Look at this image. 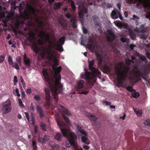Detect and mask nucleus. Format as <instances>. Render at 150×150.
I'll return each instance as SVG.
<instances>
[{
	"instance_id": "f257e3e1",
	"label": "nucleus",
	"mask_w": 150,
	"mask_h": 150,
	"mask_svg": "<svg viewBox=\"0 0 150 150\" xmlns=\"http://www.w3.org/2000/svg\"><path fill=\"white\" fill-rule=\"evenodd\" d=\"M52 68L55 74L54 78H50L47 70L43 69L42 70V73L47 85V88H45L44 90L46 95V98L47 100V103L49 105L50 100V91L52 92V96L55 100V103L58 102V93H60L62 90V86L61 83V76L59 74L62 69L61 66H60L55 68L54 66Z\"/></svg>"
},
{
	"instance_id": "f03ea898",
	"label": "nucleus",
	"mask_w": 150,
	"mask_h": 150,
	"mask_svg": "<svg viewBox=\"0 0 150 150\" xmlns=\"http://www.w3.org/2000/svg\"><path fill=\"white\" fill-rule=\"evenodd\" d=\"M50 35L48 33L45 34L44 31H41L39 33V37L41 39H44L49 44L47 47L44 49L41 53V55L43 59L46 58L50 60H53L54 56V51L52 50L54 47L53 42L50 39Z\"/></svg>"
},
{
	"instance_id": "7ed1b4c3",
	"label": "nucleus",
	"mask_w": 150,
	"mask_h": 150,
	"mask_svg": "<svg viewBox=\"0 0 150 150\" xmlns=\"http://www.w3.org/2000/svg\"><path fill=\"white\" fill-rule=\"evenodd\" d=\"M123 65V62H120L118 64V66H115V67L116 74L118 83L121 84L123 83L124 81L126 80L127 78L129 80L130 83H132L134 84L138 82V81H134V76L131 72H129L128 73L125 71L122 72L121 69Z\"/></svg>"
},
{
	"instance_id": "20e7f679",
	"label": "nucleus",
	"mask_w": 150,
	"mask_h": 150,
	"mask_svg": "<svg viewBox=\"0 0 150 150\" xmlns=\"http://www.w3.org/2000/svg\"><path fill=\"white\" fill-rule=\"evenodd\" d=\"M88 67L89 70L91 71L92 74L90 72L88 71L86 69H85V74L81 76V78L86 80H89L92 79L93 77H95L100 75L101 73L98 69L94 67L95 64V60L92 59L91 61H88Z\"/></svg>"
},
{
	"instance_id": "39448f33",
	"label": "nucleus",
	"mask_w": 150,
	"mask_h": 150,
	"mask_svg": "<svg viewBox=\"0 0 150 150\" xmlns=\"http://www.w3.org/2000/svg\"><path fill=\"white\" fill-rule=\"evenodd\" d=\"M97 60L98 62V64L99 66H101L105 72H110L111 70L109 67L106 64L103 65V60L102 55L99 53L96 54Z\"/></svg>"
},
{
	"instance_id": "423d86ee",
	"label": "nucleus",
	"mask_w": 150,
	"mask_h": 150,
	"mask_svg": "<svg viewBox=\"0 0 150 150\" xmlns=\"http://www.w3.org/2000/svg\"><path fill=\"white\" fill-rule=\"evenodd\" d=\"M58 107V108L60 110L61 112H62V117L67 124H69L70 123V121L69 118L66 116V115L68 116L70 115H71V113L68 109L61 105H59Z\"/></svg>"
},
{
	"instance_id": "0eeeda50",
	"label": "nucleus",
	"mask_w": 150,
	"mask_h": 150,
	"mask_svg": "<svg viewBox=\"0 0 150 150\" xmlns=\"http://www.w3.org/2000/svg\"><path fill=\"white\" fill-rule=\"evenodd\" d=\"M108 33L106 34V37L107 41L109 43V44L112 47V49L115 52H117L118 51L117 48L115 47L112 45V43L115 40V35L114 33L112 31H108Z\"/></svg>"
},
{
	"instance_id": "6e6552de",
	"label": "nucleus",
	"mask_w": 150,
	"mask_h": 150,
	"mask_svg": "<svg viewBox=\"0 0 150 150\" xmlns=\"http://www.w3.org/2000/svg\"><path fill=\"white\" fill-rule=\"evenodd\" d=\"M11 110V102L9 99L3 103L2 110L4 114H6L10 112Z\"/></svg>"
},
{
	"instance_id": "1a4fd4ad",
	"label": "nucleus",
	"mask_w": 150,
	"mask_h": 150,
	"mask_svg": "<svg viewBox=\"0 0 150 150\" xmlns=\"http://www.w3.org/2000/svg\"><path fill=\"white\" fill-rule=\"evenodd\" d=\"M77 138V137L75 134L73 132L70 133L68 137V140L69 144H66L67 147H70L71 145L74 146V147L76 146L75 144V141Z\"/></svg>"
},
{
	"instance_id": "9d476101",
	"label": "nucleus",
	"mask_w": 150,
	"mask_h": 150,
	"mask_svg": "<svg viewBox=\"0 0 150 150\" xmlns=\"http://www.w3.org/2000/svg\"><path fill=\"white\" fill-rule=\"evenodd\" d=\"M57 122L58 126L60 128L61 131L63 136L66 137H68V131L66 128H64L62 127L64 125V123L62 121L59 120H57Z\"/></svg>"
},
{
	"instance_id": "9b49d317",
	"label": "nucleus",
	"mask_w": 150,
	"mask_h": 150,
	"mask_svg": "<svg viewBox=\"0 0 150 150\" xmlns=\"http://www.w3.org/2000/svg\"><path fill=\"white\" fill-rule=\"evenodd\" d=\"M65 38L63 36L60 38L57 42V44L54 45L53 44L52 45H54V47H56L57 49L59 51H62L63 49L62 45L64 44Z\"/></svg>"
},
{
	"instance_id": "f8f14e48",
	"label": "nucleus",
	"mask_w": 150,
	"mask_h": 150,
	"mask_svg": "<svg viewBox=\"0 0 150 150\" xmlns=\"http://www.w3.org/2000/svg\"><path fill=\"white\" fill-rule=\"evenodd\" d=\"M88 13L87 9L84 7L82 8L79 7L78 8V13L79 16L81 19H83V16L84 14H87Z\"/></svg>"
},
{
	"instance_id": "ddd939ff",
	"label": "nucleus",
	"mask_w": 150,
	"mask_h": 150,
	"mask_svg": "<svg viewBox=\"0 0 150 150\" xmlns=\"http://www.w3.org/2000/svg\"><path fill=\"white\" fill-rule=\"evenodd\" d=\"M88 43L87 44L88 48L91 51H93L95 49L96 45L95 41L93 39L89 40Z\"/></svg>"
},
{
	"instance_id": "4468645a",
	"label": "nucleus",
	"mask_w": 150,
	"mask_h": 150,
	"mask_svg": "<svg viewBox=\"0 0 150 150\" xmlns=\"http://www.w3.org/2000/svg\"><path fill=\"white\" fill-rule=\"evenodd\" d=\"M24 64L26 67H29L30 66L31 62L30 58L27 57V54L24 53L23 56Z\"/></svg>"
},
{
	"instance_id": "2eb2a0df",
	"label": "nucleus",
	"mask_w": 150,
	"mask_h": 150,
	"mask_svg": "<svg viewBox=\"0 0 150 150\" xmlns=\"http://www.w3.org/2000/svg\"><path fill=\"white\" fill-rule=\"evenodd\" d=\"M93 86V84L91 82H88L87 83L86 87V91H82L80 92L81 94L86 95L89 93V91L91 88Z\"/></svg>"
},
{
	"instance_id": "dca6fc26",
	"label": "nucleus",
	"mask_w": 150,
	"mask_h": 150,
	"mask_svg": "<svg viewBox=\"0 0 150 150\" xmlns=\"http://www.w3.org/2000/svg\"><path fill=\"white\" fill-rule=\"evenodd\" d=\"M135 30L138 33H144L145 32L146 29L145 28L144 24H142L139 28H137Z\"/></svg>"
},
{
	"instance_id": "f3484780",
	"label": "nucleus",
	"mask_w": 150,
	"mask_h": 150,
	"mask_svg": "<svg viewBox=\"0 0 150 150\" xmlns=\"http://www.w3.org/2000/svg\"><path fill=\"white\" fill-rule=\"evenodd\" d=\"M87 116L90 120L93 122L92 124L96 125V122L97 118L95 116L91 115L89 113H88Z\"/></svg>"
},
{
	"instance_id": "a211bd4d",
	"label": "nucleus",
	"mask_w": 150,
	"mask_h": 150,
	"mask_svg": "<svg viewBox=\"0 0 150 150\" xmlns=\"http://www.w3.org/2000/svg\"><path fill=\"white\" fill-rule=\"evenodd\" d=\"M36 108L37 112L39 114L40 118L44 116V114L42 108L38 105L36 106Z\"/></svg>"
},
{
	"instance_id": "6ab92c4d",
	"label": "nucleus",
	"mask_w": 150,
	"mask_h": 150,
	"mask_svg": "<svg viewBox=\"0 0 150 150\" xmlns=\"http://www.w3.org/2000/svg\"><path fill=\"white\" fill-rule=\"evenodd\" d=\"M35 38V34L33 32L30 33L29 36L28 40L30 42H32L34 41Z\"/></svg>"
},
{
	"instance_id": "aec40b11",
	"label": "nucleus",
	"mask_w": 150,
	"mask_h": 150,
	"mask_svg": "<svg viewBox=\"0 0 150 150\" xmlns=\"http://www.w3.org/2000/svg\"><path fill=\"white\" fill-rule=\"evenodd\" d=\"M84 84V81L81 80L78 82L76 84V87L78 89H80L83 87Z\"/></svg>"
},
{
	"instance_id": "412c9836",
	"label": "nucleus",
	"mask_w": 150,
	"mask_h": 150,
	"mask_svg": "<svg viewBox=\"0 0 150 150\" xmlns=\"http://www.w3.org/2000/svg\"><path fill=\"white\" fill-rule=\"evenodd\" d=\"M32 48L34 52L35 53H37L39 51V47L35 42H33L32 44Z\"/></svg>"
},
{
	"instance_id": "4be33fe9",
	"label": "nucleus",
	"mask_w": 150,
	"mask_h": 150,
	"mask_svg": "<svg viewBox=\"0 0 150 150\" xmlns=\"http://www.w3.org/2000/svg\"><path fill=\"white\" fill-rule=\"evenodd\" d=\"M118 11H115L113 10L112 11L111 13V16L112 18L114 19H117L118 18Z\"/></svg>"
},
{
	"instance_id": "5701e85b",
	"label": "nucleus",
	"mask_w": 150,
	"mask_h": 150,
	"mask_svg": "<svg viewBox=\"0 0 150 150\" xmlns=\"http://www.w3.org/2000/svg\"><path fill=\"white\" fill-rule=\"evenodd\" d=\"M71 23H72L73 27L75 28L77 27L76 21L75 19L74 18H71L70 19Z\"/></svg>"
},
{
	"instance_id": "b1692460",
	"label": "nucleus",
	"mask_w": 150,
	"mask_h": 150,
	"mask_svg": "<svg viewBox=\"0 0 150 150\" xmlns=\"http://www.w3.org/2000/svg\"><path fill=\"white\" fill-rule=\"evenodd\" d=\"M87 135L82 136L81 137V140L83 142L88 144H90V142L88 141V138L86 137Z\"/></svg>"
},
{
	"instance_id": "393cba45",
	"label": "nucleus",
	"mask_w": 150,
	"mask_h": 150,
	"mask_svg": "<svg viewBox=\"0 0 150 150\" xmlns=\"http://www.w3.org/2000/svg\"><path fill=\"white\" fill-rule=\"evenodd\" d=\"M50 139V137L46 135H45L44 137L42 138L41 139L42 143V144L45 143L47 142Z\"/></svg>"
},
{
	"instance_id": "a878e982",
	"label": "nucleus",
	"mask_w": 150,
	"mask_h": 150,
	"mask_svg": "<svg viewBox=\"0 0 150 150\" xmlns=\"http://www.w3.org/2000/svg\"><path fill=\"white\" fill-rule=\"evenodd\" d=\"M132 95L133 98H137L139 96V93L134 89L132 93Z\"/></svg>"
},
{
	"instance_id": "bb28decb",
	"label": "nucleus",
	"mask_w": 150,
	"mask_h": 150,
	"mask_svg": "<svg viewBox=\"0 0 150 150\" xmlns=\"http://www.w3.org/2000/svg\"><path fill=\"white\" fill-rule=\"evenodd\" d=\"M35 19L36 22H38V24L39 27H41L44 24L43 22L40 21L39 18H35Z\"/></svg>"
},
{
	"instance_id": "cd10ccee",
	"label": "nucleus",
	"mask_w": 150,
	"mask_h": 150,
	"mask_svg": "<svg viewBox=\"0 0 150 150\" xmlns=\"http://www.w3.org/2000/svg\"><path fill=\"white\" fill-rule=\"evenodd\" d=\"M61 4L60 2L56 3L54 4V9L56 10L59 9L61 6Z\"/></svg>"
},
{
	"instance_id": "c85d7f7f",
	"label": "nucleus",
	"mask_w": 150,
	"mask_h": 150,
	"mask_svg": "<svg viewBox=\"0 0 150 150\" xmlns=\"http://www.w3.org/2000/svg\"><path fill=\"white\" fill-rule=\"evenodd\" d=\"M71 6L72 9V11L74 12L76 9L75 3L73 1H71Z\"/></svg>"
},
{
	"instance_id": "c756f323",
	"label": "nucleus",
	"mask_w": 150,
	"mask_h": 150,
	"mask_svg": "<svg viewBox=\"0 0 150 150\" xmlns=\"http://www.w3.org/2000/svg\"><path fill=\"white\" fill-rule=\"evenodd\" d=\"M62 137V135L59 133H57L54 136V138L57 140H61Z\"/></svg>"
},
{
	"instance_id": "7c9ffc66",
	"label": "nucleus",
	"mask_w": 150,
	"mask_h": 150,
	"mask_svg": "<svg viewBox=\"0 0 150 150\" xmlns=\"http://www.w3.org/2000/svg\"><path fill=\"white\" fill-rule=\"evenodd\" d=\"M30 9L33 14L35 18H37V15L35 9L32 6H30Z\"/></svg>"
},
{
	"instance_id": "2f4dec72",
	"label": "nucleus",
	"mask_w": 150,
	"mask_h": 150,
	"mask_svg": "<svg viewBox=\"0 0 150 150\" xmlns=\"http://www.w3.org/2000/svg\"><path fill=\"white\" fill-rule=\"evenodd\" d=\"M32 145L33 148V150H37L36 142L35 141H32Z\"/></svg>"
},
{
	"instance_id": "473e14b6",
	"label": "nucleus",
	"mask_w": 150,
	"mask_h": 150,
	"mask_svg": "<svg viewBox=\"0 0 150 150\" xmlns=\"http://www.w3.org/2000/svg\"><path fill=\"white\" fill-rule=\"evenodd\" d=\"M32 145L33 148V150H37L36 142L35 141H32Z\"/></svg>"
},
{
	"instance_id": "72a5a7b5",
	"label": "nucleus",
	"mask_w": 150,
	"mask_h": 150,
	"mask_svg": "<svg viewBox=\"0 0 150 150\" xmlns=\"http://www.w3.org/2000/svg\"><path fill=\"white\" fill-rule=\"evenodd\" d=\"M138 56L139 57L140 59L143 61H146V58L145 57L140 54L139 53H138Z\"/></svg>"
},
{
	"instance_id": "f704fd0d",
	"label": "nucleus",
	"mask_w": 150,
	"mask_h": 150,
	"mask_svg": "<svg viewBox=\"0 0 150 150\" xmlns=\"http://www.w3.org/2000/svg\"><path fill=\"white\" fill-rule=\"evenodd\" d=\"M12 67L15 68L16 70H18L20 69L18 63L17 62L13 63Z\"/></svg>"
},
{
	"instance_id": "c9c22d12",
	"label": "nucleus",
	"mask_w": 150,
	"mask_h": 150,
	"mask_svg": "<svg viewBox=\"0 0 150 150\" xmlns=\"http://www.w3.org/2000/svg\"><path fill=\"white\" fill-rule=\"evenodd\" d=\"M52 148L53 150H59L60 146L59 144H55L52 146Z\"/></svg>"
},
{
	"instance_id": "e433bc0d",
	"label": "nucleus",
	"mask_w": 150,
	"mask_h": 150,
	"mask_svg": "<svg viewBox=\"0 0 150 150\" xmlns=\"http://www.w3.org/2000/svg\"><path fill=\"white\" fill-rule=\"evenodd\" d=\"M37 101H39L41 100V98L40 96L39 95L36 94L33 97Z\"/></svg>"
},
{
	"instance_id": "4c0bfd02",
	"label": "nucleus",
	"mask_w": 150,
	"mask_h": 150,
	"mask_svg": "<svg viewBox=\"0 0 150 150\" xmlns=\"http://www.w3.org/2000/svg\"><path fill=\"white\" fill-rule=\"evenodd\" d=\"M145 125H147L149 127H150V119H147L144 123Z\"/></svg>"
},
{
	"instance_id": "58836bf2",
	"label": "nucleus",
	"mask_w": 150,
	"mask_h": 150,
	"mask_svg": "<svg viewBox=\"0 0 150 150\" xmlns=\"http://www.w3.org/2000/svg\"><path fill=\"white\" fill-rule=\"evenodd\" d=\"M142 33V34L139 35L140 38L144 40H146L147 38V36L144 34V33Z\"/></svg>"
},
{
	"instance_id": "ea45409f",
	"label": "nucleus",
	"mask_w": 150,
	"mask_h": 150,
	"mask_svg": "<svg viewBox=\"0 0 150 150\" xmlns=\"http://www.w3.org/2000/svg\"><path fill=\"white\" fill-rule=\"evenodd\" d=\"M41 128L44 131L46 130V125L42 122L40 123V125Z\"/></svg>"
},
{
	"instance_id": "a19ab883",
	"label": "nucleus",
	"mask_w": 150,
	"mask_h": 150,
	"mask_svg": "<svg viewBox=\"0 0 150 150\" xmlns=\"http://www.w3.org/2000/svg\"><path fill=\"white\" fill-rule=\"evenodd\" d=\"M129 35L131 38L132 40H134L136 38V35L134 33L132 32H130Z\"/></svg>"
},
{
	"instance_id": "79ce46f5",
	"label": "nucleus",
	"mask_w": 150,
	"mask_h": 150,
	"mask_svg": "<svg viewBox=\"0 0 150 150\" xmlns=\"http://www.w3.org/2000/svg\"><path fill=\"white\" fill-rule=\"evenodd\" d=\"M125 88L128 91L132 93L134 90L133 88L132 87L129 86H128L127 87H125Z\"/></svg>"
},
{
	"instance_id": "37998d69",
	"label": "nucleus",
	"mask_w": 150,
	"mask_h": 150,
	"mask_svg": "<svg viewBox=\"0 0 150 150\" xmlns=\"http://www.w3.org/2000/svg\"><path fill=\"white\" fill-rule=\"evenodd\" d=\"M16 60L19 64L20 65L21 64V58L20 57H18L16 58Z\"/></svg>"
},
{
	"instance_id": "c03bdc74",
	"label": "nucleus",
	"mask_w": 150,
	"mask_h": 150,
	"mask_svg": "<svg viewBox=\"0 0 150 150\" xmlns=\"http://www.w3.org/2000/svg\"><path fill=\"white\" fill-rule=\"evenodd\" d=\"M8 60L9 65H12L13 64L12 59L10 55L8 56Z\"/></svg>"
},
{
	"instance_id": "a18cd8bd",
	"label": "nucleus",
	"mask_w": 150,
	"mask_h": 150,
	"mask_svg": "<svg viewBox=\"0 0 150 150\" xmlns=\"http://www.w3.org/2000/svg\"><path fill=\"white\" fill-rule=\"evenodd\" d=\"M18 103L19 105L21 107L23 108L24 107V105L22 103V101L21 100V99L19 98L18 100Z\"/></svg>"
},
{
	"instance_id": "49530a36",
	"label": "nucleus",
	"mask_w": 150,
	"mask_h": 150,
	"mask_svg": "<svg viewBox=\"0 0 150 150\" xmlns=\"http://www.w3.org/2000/svg\"><path fill=\"white\" fill-rule=\"evenodd\" d=\"M133 110L137 114H141V111L139 109L136 108H134Z\"/></svg>"
},
{
	"instance_id": "de8ad7c7",
	"label": "nucleus",
	"mask_w": 150,
	"mask_h": 150,
	"mask_svg": "<svg viewBox=\"0 0 150 150\" xmlns=\"http://www.w3.org/2000/svg\"><path fill=\"white\" fill-rule=\"evenodd\" d=\"M24 8V7L21 5V4H20L19 6V11L20 13L22 12V11Z\"/></svg>"
},
{
	"instance_id": "09e8293b",
	"label": "nucleus",
	"mask_w": 150,
	"mask_h": 150,
	"mask_svg": "<svg viewBox=\"0 0 150 150\" xmlns=\"http://www.w3.org/2000/svg\"><path fill=\"white\" fill-rule=\"evenodd\" d=\"M139 19V17L135 15H134L133 16V18L132 19L133 20L136 21H137V20Z\"/></svg>"
},
{
	"instance_id": "8fccbe9b",
	"label": "nucleus",
	"mask_w": 150,
	"mask_h": 150,
	"mask_svg": "<svg viewBox=\"0 0 150 150\" xmlns=\"http://www.w3.org/2000/svg\"><path fill=\"white\" fill-rule=\"evenodd\" d=\"M20 79L21 80V82L23 86V88H24V86H25V84L24 81L23 79L22 76H20Z\"/></svg>"
},
{
	"instance_id": "3c124183",
	"label": "nucleus",
	"mask_w": 150,
	"mask_h": 150,
	"mask_svg": "<svg viewBox=\"0 0 150 150\" xmlns=\"http://www.w3.org/2000/svg\"><path fill=\"white\" fill-rule=\"evenodd\" d=\"M30 109L33 112H34L35 111V107L33 103H31V104Z\"/></svg>"
},
{
	"instance_id": "603ef678",
	"label": "nucleus",
	"mask_w": 150,
	"mask_h": 150,
	"mask_svg": "<svg viewBox=\"0 0 150 150\" xmlns=\"http://www.w3.org/2000/svg\"><path fill=\"white\" fill-rule=\"evenodd\" d=\"M6 18L9 20H12L13 19V17L12 15H8L6 16Z\"/></svg>"
},
{
	"instance_id": "864d4df0",
	"label": "nucleus",
	"mask_w": 150,
	"mask_h": 150,
	"mask_svg": "<svg viewBox=\"0 0 150 150\" xmlns=\"http://www.w3.org/2000/svg\"><path fill=\"white\" fill-rule=\"evenodd\" d=\"M125 62L128 65H130L131 64L130 59L128 58L126 59L125 60Z\"/></svg>"
},
{
	"instance_id": "5fc2aeb1",
	"label": "nucleus",
	"mask_w": 150,
	"mask_h": 150,
	"mask_svg": "<svg viewBox=\"0 0 150 150\" xmlns=\"http://www.w3.org/2000/svg\"><path fill=\"white\" fill-rule=\"evenodd\" d=\"M5 58V56H0V63H2L4 61Z\"/></svg>"
},
{
	"instance_id": "6e6d98bb",
	"label": "nucleus",
	"mask_w": 150,
	"mask_h": 150,
	"mask_svg": "<svg viewBox=\"0 0 150 150\" xmlns=\"http://www.w3.org/2000/svg\"><path fill=\"white\" fill-rule=\"evenodd\" d=\"M124 70L123 71H125V72H127V73H129V67L126 66L124 67Z\"/></svg>"
},
{
	"instance_id": "4d7b16f0",
	"label": "nucleus",
	"mask_w": 150,
	"mask_h": 150,
	"mask_svg": "<svg viewBox=\"0 0 150 150\" xmlns=\"http://www.w3.org/2000/svg\"><path fill=\"white\" fill-rule=\"evenodd\" d=\"M79 132H80V133H81L82 134L84 135V136L87 135V134L86 133V132L83 129L80 130Z\"/></svg>"
},
{
	"instance_id": "13d9d810",
	"label": "nucleus",
	"mask_w": 150,
	"mask_h": 150,
	"mask_svg": "<svg viewBox=\"0 0 150 150\" xmlns=\"http://www.w3.org/2000/svg\"><path fill=\"white\" fill-rule=\"evenodd\" d=\"M38 44L40 45H43L44 44L43 42L41 39H39L38 41Z\"/></svg>"
},
{
	"instance_id": "bf43d9fd",
	"label": "nucleus",
	"mask_w": 150,
	"mask_h": 150,
	"mask_svg": "<svg viewBox=\"0 0 150 150\" xmlns=\"http://www.w3.org/2000/svg\"><path fill=\"white\" fill-rule=\"evenodd\" d=\"M26 93L28 94H30L31 92V90L30 88H29L27 89L26 90Z\"/></svg>"
},
{
	"instance_id": "052dcab7",
	"label": "nucleus",
	"mask_w": 150,
	"mask_h": 150,
	"mask_svg": "<svg viewBox=\"0 0 150 150\" xmlns=\"http://www.w3.org/2000/svg\"><path fill=\"white\" fill-rule=\"evenodd\" d=\"M83 33L85 34H86L88 32L87 29L84 27L83 28Z\"/></svg>"
},
{
	"instance_id": "680f3d73",
	"label": "nucleus",
	"mask_w": 150,
	"mask_h": 150,
	"mask_svg": "<svg viewBox=\"0 0 150 150\" xmlns=\"http://www.w3.org/2000/svg\"><path fill=\"white\" fill-rule=\"evenodd\" d=\"M146 54L147 58L150 59V53L148 51L146 52Z\"/></svg>"
},
{
	"instance_id": "e2e57ef3",
	"label": "nucleus",
	"mask_w": 150,
	"mask_h": 150,
	"mask_svg": "<svg viewBox=\"0 0 150 150\" xmlns=\"http://www.w3.org/2000/svg\"><path fill=\"white\" fill-rule=\"evenodd\" d=\"M25 115L28 121H29V114L27 112H25Z\"/></svg>"
},
{
	"instance_id": "0e129e2a",
	"label": "nucleus",
	"mask_w": 150,
	"mask_h": 150,
	"mask_svg": "<svg viewBox=\"0 0 150 150\" xmlns=\"http://www.w3.org/2000/svg\"><path fill=\"white\" fill-rule=\"evenodd\" d=\"M34 132L35 134H36L38 132V127L37 126H35L34 127Z\"/></svg>"
},
{
	"instance_id": "69168bd1",
	"label": "nucleus",
	"mask_w": 150,
	"mask_h": 150,
	"mask_svg": "<svg viewBox=\"0 0 150 150\" xmlns=\"http://www.w3.org/2000/svg\"><path fill=\"white\" fill-rule=\"evenodd\" d=\"M103 103H105L106 105H110L111 104V103L110 102H107V101H104Z\"/></svg>"
},
{
	"instance_id": "338daca9",
	"label": "nucleus",
	"mask_w": 150,
	"mask_h": 150,
	"mask_svg": "<svg viewBox=\"0 0 150 150\" xmlns=\"http://www.w3.org/2000/svg\"><path fill=\"white\" fill-rule=\"evenodd\" d=\"M65 16H66L68 19H69L71 18L72 16L69 13H67Z\"/></svg>"
},
{
	"instance_id": "774afa93",
	"label": "nucleus",
	"mask_w": 150,
	"mask_h": 150,
	"mask_svg": "<svg viewBox=\"0 0 150 150\" xmlns=\"http://www.w3.org/2000/svg\"><path fill=\"white\" fill-rule=\"evenodd\" d=\"M145 17L146 18L149 19V20H150V12L146 14Z\"/></svg>"
}]
</instances>
